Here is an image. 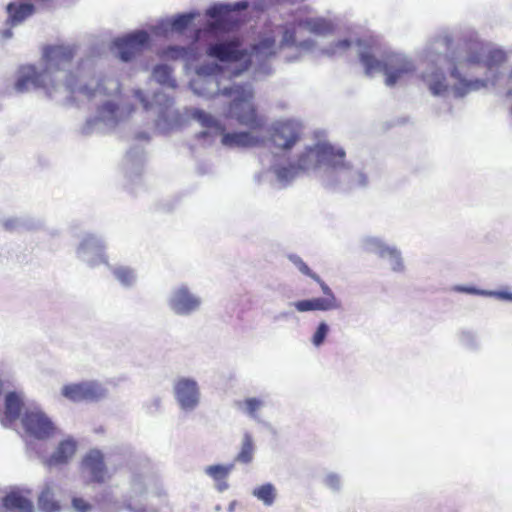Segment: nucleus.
Instances as JSON below:
<instances>
[{"label": "nucleus", "mask_w": 512, "mask_h": 512, "mask_svg": "<svg viewBox=\"0 0 512 512\" xmlns=\"http://www.w3.org/2000/svg\"><path fill=\"white\" fill-rule=\"evenodd\" d=\"M507 97H512V89L508 90Z\"/></svg>", "instance_id": "47"}, {"label": "nucleus", "mask_w": 512, "mask_h": 512, "mask_svg": "<svg viewBox=\"0 0 512 512\" xmlns=\"http://www.w3.org/2000/svg\"><path fill=\"white\" fill-rule=\"evenodd\" d=\"M82 469L93 483H104L109 478L104 456L100 451L92 450L82 460Z\"/></svg>", "instance_id": "13"}, {"label": "nucleus", "mask_w": 512, "mask_h": 512, "mask_svg": "<svg viewBox=\"0 0 512 512\" xmlns=\"http://www.w3.org/2000/svg\"><path fill=\"white\" fill-rule=\"evenodd\" d=\"M115 277L123 284L130 285L134 281V273L127 267H119L114 270Z\"/></svg>", "instance_id": "31"}, {"label": "nucleus", "mask_w": 512, "mask_h": 512, "mask_svg": "<svg viewBox=\"0 0 512 512\" xmlns=\"http://www.w3.org/2000/svg\"><path fill=\"white\" fill-rule=\"evenodd\" d=\"M35 1L38 3H47V2H50L51 0H35Z\"/></svg>", "instance_id": "46"}, {"label": "nucleus", "mask_w": 512, "mask_h": 512, "mask_svg": "<svg viewBox=\"0 0 512 512\" xmlns=\"http://www.w3.org/2000/svg\"><path fill=\"white\" fill-rule=\"evenodd\" d=\"M74 55L73 47L64 45L47 46L44 49L43 56L48 63V67L41 72L32 65L22 67L15 83V89L23 93L30 88H43L50 94L47 79L50 80L53 71L61 70L67 64H70Z\"/></svg>", "instance_id": "3"}, {"label": "nucleus", "mask_w": 512, "mask_h": 512, "mask_svg": "<svg viewBox=\"0 0 512 512\" xmlns=\"http://www.w3.org/2000/svg\"><path fill=\"white\" fill-rule=\"evenodd\" d=\"M60 487L53 481L45 482L39 496L38 506L42 512H58L60 511Z\"/></svg>", "instance_id": "16"}, {"label": "nucleus", "mask_w": 512, "mask_h": 512, "mask_svg": "<svg viewBox=\"0 0 512 512\" xmlns=\"http://www.w3.org/2000/svg\"><path fill=\"white\" fill-rule=\"evenodd\" d=\"M324 482L329 488L333 490H338L340 488V478L336 474L327 475Z\"/></svg>", "instance_id": "38"}, {"label": "nucleus", "mask_w": 512, "mask_h": 512, "mask_svg": "<svg viewBox=\"0 0 512 512\" xmlns=\"http://www.w3.org/2000/svg\"><path fill=\"white\" fill-rule=\"evenodd\" d=\"M233 469L234 464H217L206 467L205 473L215 481L217 490L223 492L229 487L227 478Z\"/></svg>", "instance_id": "21"}, {"label": "nucleus", "mask_w": 512, "mask_h": 512, "mask_svg": "<svg viewBox=\"0 0 512 512\" xmlns=\"http://www.w3.org/2000/svg\"><path fill=\"white\" fill-rule=\"evenodd\" d=\"M77 449V444L74 440H63L57 446L55 452L46 460V465L49 467L63 465L74 456Z\"/></svg>", "instance_id": "19"}, {"label": "nucleus", "mask_w": 512, "mask_h": 512, "mask_svg": "<svg viewBox=\"0 0 512 512\" xmlns=\"http://www.w3.org/2000/svg\"><path fill=\"white\" fill-rule=\"evenodd\" d=\"M200 301L186 288L178 289L171 299V307L178 314H188L196 310Z\"/></svg>", "instance_id": "18"}, {"label": "nucleus", "mask_w": 512, "mask_h": 512, "mask_svg": "<svg viewBox=\"0 0 512 512\" xmlns=\"http://www.w3.org/2000/svg\"><path fill=\"white\" fill-rule=\"evenodd\" d=\"M152 75L159 84L166 85L171 88L176 87V81L172 77V69L168 65L160 64L155 66Z\"/></svg>", "instance_id": "25"}, {"label": "nucleus", "mask_w": 512, "mask_h": 512, "mask_svg": "<svg viewBox=\"0 0 512 512\" xmlns=\"http://www.w3.org/2000/svg\"><path fill=\"white\" fill-rule=\"evenodd\" d=\"M229 14V9L227 6L216 5L207 10V15L214 19L215 21L210 23L211 29H218L223 26V23L226 21V18Z\"/></svg>", "instance_id": "27"}, {"label": "nucleus", "mask_w": 512, "mask_h": 512, "mask_svg": "<svg viewBox=\"0 0 512 512\" xmlns=\"http://www.w3.org/2000/svg\"><path fill=\"white\" fill-rule=\"evenodd\" d=\"M243 404L245 405L246 412L252 416H256V411L260 409V407L263 405V402L260 399L257 398H247Z\"/></svg>", "instance_id": "35"}, {"label": "nucleus", "mask_w": 512, "mask_h": 512, "mask_svg": "<svg viewBox=\"0 0 512 512\" xmlns=\"http://www.w3.org/2000/svg\"><path fill=\"white\" fill-rule=\"evenodd\" d=\"M447 58L450 75L457 81L453 86L454 94L457 97H464L472 91L486 87L485 80H467L466 76L471 75L476 68H498L506 61V54L477 39H463L452 47Z\"/></svg>", "instance_id": "1"}, {"label": "nucleus", "mask_w": 512, "mask_h": 512, "mask_svg": "<svg viewBox=\"0 0 512 512\" xmlns=\"http://www.w3.org/2000/svg\"><path fill=\"white\" fill-rule=\"evenodd\" d=\"M23 402L20 396L15 392H10L5 397V410L1 423L3 426H9L14 423L20 416Z\"/></svg>", "instance_id": "20"}, {"label": "nucleus", "mask_w": 512, "mask_h": 512, "mask_svg": "<svg viewBox=\"0 0 512 512\" xmlns=\"http://www.w3.org/2000/svg\"><path fill=\"white\" fill-rule=\"evenodd\" d=\"M72 506L77 512H88L91 510V505L80 497L72 499Z\"/></svg>", "instance_id": "37"}, {"label": "nucleus", "mask_w": 512, "mask_h": 512, "mask_svg": "<svg viewBox=\"0 0 512 512\" xmlns=\"http://www.w3.org/2000/svg\"><path fill=\"white\" fill-rule=\"evenodd\" d=\"M497 296L501 299L512 300V293L498 292Z\"/></svg>", "instance_id": "42"}, {"label": "nucleus", "mask_w": 512, "mask_h": 512, "mask_svg": "<svg viewBox=\"0 0 512 512\" xmlns=\"http://www.w3.org/2000/svg\"><path fill=\"white\" fill-rule=\"evenodd\" d=\"M334 31L332 21L323 17H305L298 19L293 24L285 26L283 37L280 43L281 47H298L311 49L315 42L311 39H305V33L315 36H326Z\"/></svg>", "instance_id": "5"}, {"label": "nucleus", "mask_w": 512, "mask_h": 512, "mask_svg": "<svg viewBox=\"0 0 512 512\" xmlns=\"http://www.w3.org/2000/svg\"><path fill=\"white\" fill-rule=\"evenodd\" d=\"M379 255L382 258L388 257V258L392 259L395 262V264L393 266L394 270H397L400 267V265H401L400 253L395 248L382 247L379 250Z\"/></svg>", "instance_id": "33"}, {"label": "nucleus", "mask_w": 512, "mask_h": 512, "mask_svg": "<svg viewBox=\"0 0 512 512\" xmlns=\"http://www.w3.org/2000/svg\"><path fill=\"white\" fill-rule=\"evenodd\" d=\"M290 260L298 267L300 272L303 273L304 275L309 276L312 279L316 277V274L311 271L308 265L299 256L292 255L290 256Z\"/></svg>", "instance_id": "36"}, {"label": "nucleus", "mask_w": 512, "mask_h": 512, "mask_svg": "<svg viewBox=\"0 0 512 512\" xmlns=\"http://www.w3.org/2000/svg\"><path fill=\"white\" fill-rule=\"evenodd\" d=\"M30 495V491L13 489L3 498V506L10 512H33L34 505Z\"/></svg>", "instance_id": "15"}, {"label": "nucleus", "mask_w": 512, "mask_h": 512, "mask_svg": "<svg viewBox=\"0 0 512 512\" xmlns=\"http://www.w3.org/2000/svg\"><path fill=\"white\" fill-rule=\"evenodd\" d=\"M445 43H446V46H447L448 48H450V46H451V44H452V43H451V41H450L449 39H445Z\"/></svg>", "instance_id": "45"}, {"label": "nucleus", "mask_w": 512, "mask_h": 512, "mask_svg": "<svg viewBox=\"0 0 512 512\" xmlns=\"http://www.w3.org/2000/svg\"><path fill=\"white\" fill-rule=\"evenodd\" d=\"M175 397L184 410H193L199 403V388L193 379L180 378L174 385Z\"/></svg>", "instance_id": "12"}, {"label": "nucleus", "mask_w": 512, "mask_h": 512, "mask_svg": "<svg viewBox=\"0 0 512 512\" xmlns=\"http://www.w3.org/2000/svg\"><path fill=\"white\" fill-rule=\"evenodd\" d=\"M149 44V34L140 30L128 34L125 37L117 38L114 46L118 51V57L128 62L134 59Z\"/></svg>", "instance_id": "8"}, {"label": "nucleus", "mask_w": 512, "mask_h": 512, "mask_svg": "<svg viewBox=\"0 0 512 512\" xmlns=\"http://www.w3.org/2000/svg\"><path fill=\"white\" fill-rule=\"evenodd\" d=\"M101 87V84H98L97 88L94 91L89 90L87 87H84L82 90L85 92L88 96H94L96 94V91Z\"/></svg>", "instance_id": "43"}, {"label": "nucleus", "mask_w": 512, "mask_h": 512, "mask_svg": "<svg viewBox=\"0 0 512 512\" xmlns=\"http://www.w3.org/2000/svg\"><path fill=\"white\" fill-rule=\"evenodd\" d=\"M192 117L202 127L211 130L214 134L222 135L221 143L226 147H254L262 142L260 138L252 136L249 132H225L224 125L201 109L193 110Z\"/></svg>", "instance_id": "6"}, {"label": "nucleus", "mask_w": 512, "mask_h": 512, "mask_svg": "<svg viewBox=\"0 0 512 512\" xmlns=\"http://www.w3.org/2000/svg\"><path fill=\"white\" fill-rule=\"evenodd\" d=\"M165 54L172 58L182 57L186 54V50L183 47H169Z\"/></svg>", "instance_id": "40"}, {"label": "nucleus", "mask_w": 512, "mask_h": 512, "mask_svg": "<svg viewBox=\"0 0 512 512\" xmlns=\"http://www.w3.org/2000/svg\"><path fill=\"white\" fill-rule=\"evenodd\" d=\"M21 422L26 433L39 440L47 439L55 433L53 422L40 411H27Z\"/></svg>", "instance_id": "9"}, {"label": "nucleus", "mask_w": 512, "mask_h": 512, "mask_svg": "<svg viewBox=\"0 0 512 512\" xmlns=\"http://www.w3.org/2000/svg\"><path fill=\"white\" fill-rule=\"evenodd\" d=\"M8 12V22L12 26L17 25L31 16L35 7L31 3H9L6 7Z\"/></svg>", "instance_id": "22"}, {"label": "nucleus", "mask_w": 512, "mask_h": 512, "mask_svg": "<svg viewBox=\"0 0 512 512\" xmlns=\"http://www.w3.org/2000/svg\"><path fill=\"white\" fill-rule=\"evenodd\" d=\"M253 495L265 505L271 506L276 497V491L271 483L263 484L253 490Z\"/></svg>", "instance_id": "28"}, {"label": "nucleus", "mask_w": 512, "mask_h": 512, "mask_svg": "<svg viewBox=\"0 0 512 512\" xmlns=\"http://www.w3.org/2000/svg\"><path fill=\"white\" fill-rule=\"evenodd\" d=\"M327 333H328L327 324L324 322L320 323L316 332L313 335V338H312L313 344L315 346H320L324 342V340L327 336Z\"/></svg>", "instance_id": "34"}, {"label": "nucleus", "mask_w": 512, "mask_h": 512, "mask_svg": "<svg viewBox=\"0 0 512 512\" xmlns=\"http://www.w3.org/2000/svg\"><path fill=\"white\" fill-rule=\"evenodd\" d=\"M312 149L311 147L306 149L302 154L299 155L297 164H289L287 166H278L274 172L280 181H290L294 179L300 171H304L310 164Z\"/></svg>", "instance_id": "17"}, {"label": "nucleus", "mask_w": 512, "mask_h": 512, "mask_svg": "<svg viewBox=\"0 0 512 512\" xmlns=\"http://www.w3.org/2000/svg\"><path fill=\"white\" fill-rule=\"evenodd\" d=\"M359 60L364 67L365 74L373 75L382 71L386 75L387 86H394L399 80L413 73L415 67L405 56L382 49L381 43L374 37L359 39Z\"/></svg>", "instance_id": "2"}, {"label": "nucleus", "mask_w": 512, "mask_h": 512, "mask_svg": "<svg viewBox=\"0 0 512 512\" xmlns=\"http://www.w3.org/2000/svg\"><path fill=\"white\" fill-rule=\"evenodd\" d=\"M300 127L293 121L277 123L271 133V142L282 150L291 149L300 139Z\"/></svg>", "instance_id": "11"}, {"label": "nucleus", "mask_w": 512, "mask_h": 512, "mask_svg": "<svg viewBox=\"0 0 512 512\" xmlns=\"http://www.w3.org/2000/svg\"><path fill=\"white\" fill-rule=\"evenodd\" d=\"M295 308L300 312L321 310L326 311L335 308L332 298H314L309 300L297 301Z\"/></svg>", "instance_id": "23"}, {"label": "nucleus", "mask_w": 512, "mask_h": 512, "mask_svg": "<svg viewBox=\"0 0 512 512\" xmlns=\"http://www.w3.org/2000/svg\"><path fill=\"white\" fill-rule=\"evenodd\" d=\"M423 80L428 84L430 91L434 95H440L448 89L445 74L439 69L424 74Z\"/></svg>", "instance_id": "24"}, {"label": "nucleus", "mask_w": 512, "mask_h": 512, "mask_svg": "<svg viewBox=\"0 0 512 512\" xmlns=\"http://www.w3.org/2000/svg\"><path fill=\"white\" fill-rule=\"evenodd\" d=\"M507 84L512 85V70L510 71V73L507 76Z\"/></svg>", "instance_id": "44"}, {"label": "nucleus", "mask_w": 512, "mask_h": 512, "mask_svg": "<svg viewBox=\"0 0 512 512\" xmlns=\"http://www.w3.org/2000/svg\"><path fill=\"white\" fill-rule=\"evenodd\" d=\"M252 51L266 57L275 55V39L273 37L261 39L258 43L252 46Z\"/></svg>", "instance_id": "29"}, {"label": "nucleus", "mask_w": 512, "mask_h": 512, "mask_svg": "<svg viewBox=\"0 0 512 512\" xmlns=\"http://www.w3.org/2000/svg\"><path fill=\"white\" fill-rule=\"evenodd\" d=\"M194 16L192 14H181L172 21V28L182 32L188 28Z\"/></svg>", "instance_id": "32"}, {"label": "nucleus", "mask_w": 512, "mask_h": 512, "mask_svg": "<svg viewBox=\"0 0 512 512\" xmlns=\"http://www.w3.org/2000/svg\"><path fill=\"white\" fill-rule=\"evenodd\" d=\"M64 398L71 402H97L105 397V389L96 382L66 384L61 389Z\"/></svg>", "instance_id": "7"}, {"label": "nucleus", "mask_w": 512, "mask_h": 512, "mask_svg": "<svg viewBox=\"0 0 512 512\" xmlns=\"http://www.w3.org/2000/svg\"><path fill=\"white\" fill-rule=\"evenodd\" d=\"M206 54L223 63H234L241 61L247 55V51L241 48V41L234 38L224 42L210 44Z\"/></svg>", "instance_id": "10"}, {"label": "nucleus", "mask_w": 512, "mask_h": 512, "mask_svg": "<svg viewBox=\"0 0 512 512\" xmlns=\"http://www.w3.org/2000/svg\"><path fill=\"white\" fill-rule=\"evenodd\" d=\"M315 152L319 162L325 163L332 168H349V164L345 162V152L341 148H335L330 144H318L315 148H311Z\"/></svg>", "instance_id": "14"}, {"label": "nucleus", "mask_w": 512, "mask_h": 512, "mask_svg": "<svg viewBox=\"0 0 512 512\" xmlns=\"http://www.w3.org/2000/svg\"><path fill=\"white\" fill-rule=\"evenodd\" d=\"M313 280H315V281L320 285L321 290H322V291H323V293L326 295V297H325V298H332V299L334 300V305H335V307H336V306H337V304H336V299H335V297H334V295H333V293H332L331 289L327 286V284H326L324 281H322V280L319 278V276H317V275H316V277H315Z\"/></svg>", "instance_id": "39"}, {"label": "nucleus", "mask_w": 512, "mask_h": 512, "mask_svg": "<svg viewBox=\"0 0 512 512\" xmlns=\"http://www.w3.org/2000/svg\"><path fill=\"white\" fill-rule=\"evenodd\" d=\"M254 444L253 438L249 433H245L243 436V442L239 453L237 454L235 461L248 464L253 459Z\"/></svg>", "instance_id": "26"}, {"label": "nucleus", "mask_w": 512, "mask_h": 512, "mask_svg": "<svg viewBox=\"0 0 512 512\" xmlns=\"http://www.w3.org/2000/svg\"><path fill=\"white\" fill-rule=\"evenodd\" d=\"M222 93L231 98L225 113L226 119H234L251 130H259L264 126V118L258 114L253 102L254 91L250 85H233L225 88Z\"/></svg>", "instance_id": "4"}, {"label": "nucleus", "mask_w": 512, "mask_h": 512, "mask_svg": "<svg viewBox=\"0 0 512 512\" xmlns=\"http://www.w3.org/2000/svg\"><path fill=\"white\" fill-rule=\"evenodd\" d=\"M351 46V42L349 40H340L337 43H335L334 48L335 49H347Z\"/></svg>", "instance_id": "41"}, {"label": "nucleus", "mask_w": 512, "mask_h": 512, "mask_svg": "<svg viewBox=\"0 0 512 512\" xmlns=\"http://www.w3.org/2000/svg\"><path fill=\"white\" fill-rule=\"evenodd\" d=\"M118 106L113 102H106L99 108V117L102 121H117Z\"/></svg>", "instance_id": "30"}]
</instances>
